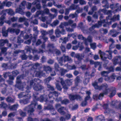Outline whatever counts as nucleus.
I'll return each mask as SVG.
<instances>
[{
	"mask_svg": "<svg viewBox=\"0 0 121 121\" xmlns=\"http://www.w3.org/2000/svg\"><path fill=\"white\" fill-rule=\"evenodd\" d=\"M31 62H29L26 63L28 66L27 64H29L28 66L31 65L32 67L30 70L29 72H26V74H23L22 75H19L17 78L16 81V83L15 85L16 88H18L19 89L22 90V89L24 88V87H25L26 85H27V87L26 88V92H22L19 94L18 97L19 98H22L25 96L26 99L25 100H21L20 101V103L22 104H26L29 102V100L31 97L30 94L29 93L30 90L32 87H33V89L35 91H40L43 88V87L40 85L39 83L40 82V80L39 79H35L33 80H30V78L29 79L30 81H28L27 83H22L21 82V79L23 78H25V77L28 75H31V76L34 77V76L36 77H40L42 76L44 77L45 75L44 73H43V71L36 72V69L39 67V65L38 63H36L35 64H31Z\"/></svg>",
	"mask_w": 121,
	"mask_h": 121,
	"instance_id": "1",
	"label": "nucleus"
},
{
	"mask_svg": "<svg viewBox=\"0 0 121 121\" xmlns=\"http://www.w3.org/2000/svg\"><path fill=\"white\" fill-rule=\"evenodd\" d=\"M102 12L105 14L108 15V16L107 17L106 19H104L102 20L103 18V17L101 16L100 17V21L98 22L97 24H96L92 26L89 29L90 31L93 30L95 27L99 28L101 26L102 23H104L103 25L104 27H108L109 25L112 24V21L115 22L117 20H118L119 19L120 16L119 15H115L113 16L112 18V13L113 12L111 10L107 11L105 9H100L98 11V13H99Z\"/></svg>",
	"mask_w": 121,
	"mask_h": 121,
	"instance_id": "2",
	"label": "nucleus"
},
{
	"mask_svg": "<svg viewBox=\"0 0 121 121\" xmlns=\"http://www.w3.org/2000/svg\"><path fill=\"white\" fill-rule=\"evenodd\" d=\"M98 83L96 82H95L92 83V85L96 89H98L101 90L103 89H105V90L104 91L103 93L100 94L98 96L97 95H94L93 96V98L95 99H102L104 95H106L109 93L110 91L111 93L109 95L110 97H113L116 94V91L114 87H112L111 89L107 88L108 87V85L106 83L102 84L101 86H99L97 85Z\"/></svg>",
	"mask_w": 121,
	"mask_h": 121,
	"instance_id": "3",
	"label": "nucleus"
},
{
	"mask_svg": "<svg viewBox=\"0 0 121 121\" xmlns=\"http://www.w3.org/2000/svg\"><path fill=\"white\" fill-rule=\"evenodd\" d=\"M38 95L37 93L35 92L33 93V101L32 102L31 104L27 107H26L24 109L25 111H28L29 115L30 116L33 114V112L34 111V108L36 105L37 104L36 101H39L40 102H42L43 101L46 102V103L48 104L50 103L51 104L52 103L53 100H51L50 101H47L46 95H44L43 96L41 95L39 98L37 97V95Z\"/></svg>",
	"mask_w": 121,
	"mask_h": 121,
	"instance_id": "4",
	"label": "nucleus"
},
{
	"mask_svg": "<svg viewBox=\"0 0 121 121\" xmlns=\"http://www.w3.org/2000/svg\"><path fill=\"white\" fill-rule=\"evenodd\" d=\"M23 37L24 39H26L29 38H30V39L25 41L24 42L25 43L28 44H30L31 43V40L33 43L35 42L36 38L35 37H32V35L30 34V36H29L26 34L25 31H22L21 33L20 36L18 37L17 43H19V45L23 42V41L22 39H21V37Z\"/></svg>",
	"mask_w": 121,
	"mask_h": 121,
	"instance_id": "5",
	"label": "nucleus"
},
{
	"mask_svg": "<svg viewBox=\"0 0 121 121\" xmlns=\"http://www.w3.org/2000/svg\"><path fill=\"white\" fill-rule=\"evenodd\" d=\"M49 13V9L46 8L44 9L43 11L39 10L37 11L35 15L34 16L35 17H39V15H41V18L39 17V18L42 21L44 22L48 18V17L47 16L43 17L44 13L48 15Z\"/></svg>",
	"mask_w": 121,
	"mask_h": 121,
	"instance_id": "6",
	"label": "nucleus"
},
{
	"mask_svg": "<svg viewBox=\"0 0 121 121\" xmlns=\"http://www.w3.org/2000/svg\"><path fill=\"white\" fill-rule=\"evenodd\" d=\"M106 52L107 53L106 54L104 52H102L100 50L99 51V53L100 55L102 60L104 61H105L107 57L108 59H111L112 57V51L110 50L106 51Z\"/></svg>",
	"mask_w": 121,
	"mask_h": 121,
	"instance_id": "7",
	"label": "nucleus"
},
{
	"mask_svg": "<svg viewBox=\"0 0 121 121\" xmlns=\"http://www.w3.org/2000/svg\"><path fill=\"white\" fill-rule=\"evenodd\" d=\"M18 73V72L17 70L13 71L12 72V76H10L9 75L10 73L9 72H7L4 73V77L6 78L8 76L9 77V80L7 82L8 83L12 85L13 83V80L14 79V78L13 76H16Z\"/></svg>",
	"mask_w": 121,
	"mask_h": 121,
	"instance_id": "8",
	"label": "nucleus"
},
{
	"mask_svg": "<svg viewBox=\"0 0 121 121\" xmlns=\"http://www.w3.org/2000/svg\"><path fill=\"white\" fill-rule=\"evenodd\" d=\"M6 27H3L2 28V32L3 36L5 37L8 36V32L9 31L11 33H14L15 32L16 34L18 35L19 32V30L11 28H9L7 30H5Z\"/></svg>",
	"mask_w": 121,
	"mask_h": 121,
	"instance_id": "9",
	"label": "nucleus"
},
{
	"mask_svg": "<svg viewBox=\"0 0 121 121\" xmlns=\"http://www.w3.org/2000/svg\"><path fill=\"white\" fill-rule=\"evenodd\" d=\"M110 73L109 71H104L101 72V75L105 77V80L109 82H111L114 81L116 77V75L114 74H113L110 77H108V74Z\"/></svg>",
	"mask_w": 121,
	"mask_h": 121,
	"instance_id": "10",
	"label": "nucleus"
},
{
	"mask_svg": "<svg viewBox=\"0 0 121 121\" xmlns=\"http://www.w3.org/2000/svg\"><path fill=\"white\" fill-rule=\"evenodd\" d=\"M47 48L49 50L48 51L49 53H55L57 55H59L60 54L59 50L56 49L52 44L49 43L48 44Z\"/></svg>",
	"mask_w": 121,
	"mask_h": 121,
	"instance_id": "11",
	"label": "nucleus"
},
{
	"mask_svg": "<svg viewBox=\"0 0 121 121\" xmlns=\"http://www.w3.org/2000/svg\"><path fill=\"white\" fill-rule=\"evenodd\" d=\"M26 3L25 1H23L19 6V8L16 9V13H18L22 15H24V12L23 11V10L25 8V5Z\"/></svg>",
	"mask_w": 121,
	"mask_h": 121,
	"instance_id": "12",
	"label": "nucleus"
},
{
	"mask_svg": "<svg viewBox=\"0 0 121 121\" xmlns=\"http://www.w3.org/2000/svg\"><path fill=\"white\" fill-rule=\"evenodd\" d=\"M57 59L59 63L61 66L63 65V63L64 62H65L68 61H72L70 57H69L68 56H65L64 55H63L62 57L60 58H58L57 57Z\"/></svg>",
	"mask_w": 121,
	"mask_h": 121,
	"instance_id": "13",
	"label": "nucleus"
},
{
	"mask_svg": "<svg viewBox=\"0 0 121 121\" xmlns=\"http://www.w3.org/2000/svg\"><path fill=\"white\" fill-rule=\"evenodd\" d=\"M101 106H102L104 109L105 110L104 113H110L111 112L110 110L108 108V105L107 104H104L103 105L101 104H96L95 107H94L92 109L93 111H95L96 109L99 108Z\"/></svg>",
	"mask_w": 121,
	"mask_h": 121,
	"instance_id": "14",
	"label": "nucleus"
},
{
	"mask_svg": "<svg viewBox=\"0 0 121 121\" xmlns=\"http://www.w3.org/2000/svg\"><path fill=\"white\" fill-rule=\"evenodd\" d=\"M77 37L78 39L83 40L85 44L86 45H88V42L91 43L92 41V38L90 35L89 36L87 39L81 35H78Z\"/></svg>",
	"mask_w": 121,
	"mask_h": 121,
	"instance_id": "15",
	"label": "nucleus"
},
{
	"mask_svg": "<svg viewBox=\"0 0 121 121\" xmlns=\"http://www.w3.org/2000/svg\"><path fill=\"white\" fill-rule=\"evenodd\" d=\"M71 55L72 57H74L77 58L78 61L75 62L76 64H79L81 63L80 61L82 59V58L84 57V55L82 54H80L79 53L75 54L74 52H73L71 54Z\"/></svg>",
	"mask_w": 121,
	"mask_h": 121,
	"instance_id": "16",
	"label": "nucleus"
},
{
	"mask_svg": "<svg viewBox=\"0 0 121 121\" xmlns=\"http://www.w3.org/2000/svg\"><path fill=\"white\" fill-rule=\"evenodd\" d=\"M59 95V94L56 91H54L53 92H50L48 95L49 99H56V100L57 101H59L61 100V98H59V100H58L57 98Z\"/></svg>",
	"mask_w": 121,
	"mask_h": 121,
	"instance_id": "17",
	"label": "nucleus"
},
{
	"mask_svg": "<svg viewBox=\"0 0 121 121\" xmlns=\"http://www.w3.org/2000/svg\"><path fill=\"white\" fill-rule=\"evenodd\" d=\"M25 49L26 50L27 52H29L30 53L31 51H32L33 54L35 53H43L45 51L42 49H39V51L36 50L35 49H32L31 47L28 46H26V47Z\"/></svg>",
	"mask_w": 121,
	"mask_h": 121,
	"instance_id": "18",
	"label": "nucleus"
},
{
	"mask_svg": "<svg viewBox=\"0 0 121 121\" xmlns=\"http://www.w3.org/2000/svg\"><path fill=\"white\" fill-rule=\"evenodd\" d=\"M73 22V21L71 20H69L68 22H61L59 26L60 28H64L65 26L71 25Z\"/></svg>",
	"mask_w": 121,
	"mask_h": 121,
	"instance_id": "19",
	"label": "nucleus"
},
{
	"mask_svg": "<svg viewBox=\"0 0 121 121\" xmlns=\"http://www.w3.org/2000/svg\"><path fill=\"white\" fill-rule=\"evenodd\" d=\"M121 57L120 56H117L112 60V61L113 64L115 65L118 63H119V65L121 67Z\"/></svg>",
	"mask_w": 121,
	"mask_h": 121,
	"instance_id": "20",
	"label": "nucleus"
},
{
	"mask_svg": "<svg viewBox=\"0 0 121 121\" xmlns=\"http://www.w3.org/2000/svg\"><path fill=\"white\" fill-rule=\"evenodd\" d=\"M6 12H7L8 14L11 15H14L15 14L14 12L13 9H6L2 11L0 13V14L4 15V13H5L6 14Z\"/></svg>",
	"mask_w": 121,
	"mask_h": 121,
	"instance_id": "21",
	"label": "nucleus"
},
{
	"mask_svg": "<svg viewBox=\"0 0 121 121\" xmlns=\"http://www.w3.org/2000/svg\"><path fill=\"white\" fill-rule=\"evenodd\" d=\"M12 4V2L11 1L6 2V1H4L1 4L0 8V9H2L4 7L5 5L6 7H9Z\"/></svg>",
	"mask_w": 121,
	"mask_h": 121,
	"instance_id": "22",
	"label": "nucleus"
},
{
	"mask_svg": "<svg viewBox=\"0 0 121 121\" xmlns=\"http://www.w3.org/2000/svg\"><path fill=\"white\" fill-rule=\"evenodd\" d=\"M51 77H48V78L45 79L44 82H45V83L47 84V87L49 89V90L53 91L54 90L53 87L51 86L50 85L48 84V83L51 80Z\"/></svg>",
	"mask_w": 121,
	"mask_h": 121,
	"instance_id": "23",
	"label": "nucleus"
},
{
	"mask_svg": "<svg viewBox=\"0 0 121 121\" xmlns=\"http://www.w3.org/2000/svg\"><path fill=\"white\" fill-rule=\"evenodd\" d=\"M86 94L88 95L85 97V101L82 102L81 104V105L83 106H85L87 104L86 101L89 99L90 98V95L91 94L90 91H87L86 92Z\"/></svg>",
	"mask_w": 121,
	"mask_h": 121,
	"instance_id": "24",
	"label": "nucleus"
},
{
	"mask_svg": "<svg viewBox=\"0 0 121 121\" xmlns=\"http://www.w3.org/2000/svg\"><path fill=\"white\" fill-rule=\"evenodd\" d=\"M77 6H76L74 4H72L70 7L69 9H65V15H67L69 13V11L70 10H74L77 9Z\"/></svg>",
	"mask_w": 121,
	"mask_h": 121,
	"instance_id": "25",
	"label": "nucleus"
},
{
	"mask_svg": "<svg viewBox=\"0 0 121 121\" xmlns=\"http://www.w3.org/2000/svg\"><path fill=\"white\" fill-rule=\"evenodd\" d=\"M69 98L71 100H73L75 99H79L80 100L81 97L77 95H73L72 94L70 95L69 96Z\"/></svg>",
	"mask_w": 121,
	"mask_h": 121,
	"instance_id": "26",
	"label": "nucleus"
},
{
	"mask_svg": "<svg viewBox=\"0 0 121 121\" xmlns=\"http://www.w3.org/2000/svg\"><path fill=\"white\" fill-rule=\"evenodd\" d=\"M56 81L57 82H60L61 84L63 86V88L64 89H68V87L66 85L64 81L62 78H59V80H57Z\"/></svg>",
	"mask_w": 121,
	"mask_h": 121,
	"instance_id": "27",
	"label": "nucleus"
},
{
	"mask_svg": "<svg viewBox=\"0 0 121 121\" xmlns=\"http://www.w3.org/2000/svg\"><path fill=\"white\" fill-rule=\"evenodd\" d=\"M44 108L45 109L50 110V112L52 113V115H55L56 113V112L55 111L54 109L53 106L51 105H48L46 107H45Z\"/></svg>",
	"mask_w": 121,
	"mask_h": 121,
	"instance_id": "28",
	"label": "nucleus"
},
{
	"mask_svg": "<svg viewBox=\"0 0 121 121\" xmlns=\"http://www.w3.org/2000/svg\"><path fill=\"white\" fill-rule=\"evenodd\" d=\"M40 0H37L36 1H35L33 2L32 3V4L35 5L36 4V7L37 9H41V7L40 4L39 3L38 4H37V2H40Z\"/></svg>",
	"mask_w": 121,
	"mask_h": 121,
	"instance_id": "29",
	"label": "nucleus"
},
{
	"mask_svg": "<svg viewBox=\"0 0 121 121\" xmlns=\"http://www.w3.org/2000/svg\"><path fill=\"white\" fill-rule=\"evenodd\" d=\"M118 33L119 32L114 30H111L109 33V35H111L112 37H114L116 36Z\"/></svg>",
	"mask_w": 121,
	"mask_h": 121,
	"instance_id": "30",
	"label": "nucleus"
},
{
	"mask_svg": "<svg viewBox=\"0 0 121 121\" xmlns=\"http://www.w3.org/2000/svg\"><path fill=\"white\" fill-rule=\"evenodd\" d=\"M58 112L61 114L64 115V113L67 111V110L64 107H61L58 110Z\"/></svg>",
	"mask_w": 121,
	"mask_h": 121,
	"instance_id": "31",
	"label": "nucleus"
},
{
	"mask_svg": "<svg viewBox=\"0 0 121 121\" xmlns=\"http://www.w3.org/2000/svg\"><path fill=\"white\" fill-rule=\"evenodd\" d=\"M6 16V14L4 13V15H3L0 18V25L2 26L4 24V20L5 18V16Z\"/></svg>",
	"mask_w": 121,
	"mask_h": 121,
	"instance_id": "32",
	"label": "nucleus"
},
{
	"mask_svg": "<svg viewBox=\"0 0 121 121\" xmlns=\"http://www.w3.org/2000/svg\"><path fill=\"white\" fill-rule=\"evenodd\" d=\"M18 105V104H14L12 106H9V108L11 110H16L17 108Z\"/></svg>",
	"mask_w": 121,
	"mask_h": 121,
	"instance_id": "33",
	"label": "nucleus"
},
{
	"mask_svg": "<svg viewBox=\"0 0 121 121\" xmlns=\"http://www.w3.org/2000/svg\"><path fill=\"white\" fill-rule=\"evenodd\" d=\"M8 40L7 39L4 40L2 39L0 40V45L1 46H2L4 45L6 43H8Z\"/></svg>",
	"mask_w": 121,
	"mask_h": 121,
	"instance_id": "34",
	"label": "nucleus"
},
{
	"mask_svg": "<svg viewBox=\"0 0 121 121\" xmlns=\"http://www.w3.org/2000/svg\"><path fill=\"white\" fill-rule=\"evenodd\" d=\"M55 34L57 37H59L60 36L61 31L59 29H57L55 30Z\"/></svg>",
	"mask_w": 121,
	"mask_h": 121,
	"instance_id": "35",
	"label": "nucleus"
},
{
	"mask_svg": "<svg viewBox=\"0 0 121 121\" xmlns=\"http://www.w3.org/2000/svg\"><path fill=\"white\" fill-rule=\"evenodd\" d=\"M78 28L81 29L84 33H87L86 32V30H84L83 29V23L82 22H81L78 24Z\"/></svg>",
	"mask_w": 121,
	"mask_h": 121,
	"instance_id": "36",
	"label": "nucleus"
},
{
	"mask_svg": "<svg viewBox=\"0 0 121 121\" xmlns=\"http://www.w3.org/2000/svg\"><path fill=\"white\" fill-rule=\"evenodd\" d=\"M97 9L96 7L95 6L93 7L91 9V10L88 13V14L89 15H92L93 13L96 11Z\"/></svg>",
	"mask_w": 121,
	"mask_h": 121,
	"instance_id": "37",
	"label": "nucleus"
},
{
	"mask_svg": "<svg viewBox=\"0 0 121 121\" xmlns=\"http://www.w3.org/2000/svg\"><path fill=\"white\" fill-rule=\"evenodd\" d=\"M102 3L103 4H105V5L103 6V7H105L107 9L109 8V4L107 0H103L102 1Z\"/></svg>",
	"mask_w": 121,
	"mask_h": 121,
	"instance_id": "38",
	"label": "nucleus"
},
{
	"mask_svg": "<svg viewBox=\"0 0 121 121\" xmlns=\"http://www.w3.org/2000/svg\"><path fill=\"white\" fill-rule=\"evenodd\" d=\"M8 48L6 47H4L1 48V50L2 53L4 54L5 55L7 54L6 51L7 50Z\"/></svg>",
	"mask_w": 121,
	"mask_h": 121,
	"instance_id": "39",
	"label": "nucleus"
},
{
	"mask_svg": "<svg viewBox=\"0 0 121 121\" xmlns=\"http://www.w3.org/2000/svg\"><path fill=\"white\" fill-rule=\"evenodd\" d=\"M43 68L44 71L47 73H48V71H50L52 69L50 67L45 65L43 66Z\"/></svg>",
	"mask_w": 121,
	"mask_h": 121,
	"instance_id": "40",
	"label": "nucleus"
},
{
	"mask_svg": "<svg viewBox=\"0 0 121 121\" xmlns=\"http://www.w3.org/2000/svg\"><path fill=\"white\" fill-rule=\"evenodd\" d=\"M65 66L67 67V68L69 70L74 69H76V67L74 65L71 66L70 65H68L67 64L65 65Z\"/></svg>",
	"mask_w": 121,
	"mask_h": 121,
	"instance_id": "41",
	"label": "nucleus"
},
{
	"mask_svg": "<svg viewBox=\"0 0 121 121\" xmlns=\"http://www.w3.org/2000/svg\"><path fill=\"white\" fill-rule=\"evenodd\" d=\"M60 42L63 40V41L62 43H65L68 41V39L67 37H65L63 39L62 38H60Z\"/></svg>",
	"mask_w": 121,
	"mask_h": 121,
	"instance_id": "42",
	"label": "nucleus"
},
{
	"mask_svg": "<svg viewBox=\"0 0 121 121\" xmlns=\"http://www.w3.org/2000/svg\"><path fill=\"white\" fill-rule=\"evenodd\" d=\"M104 116L102 115L99 116L97 117V121H102L104 120Z\"/></svg>",
	"mask_w": 121,
	"mask_h": 121,
	"instance_id": "43",
	"label": "nucleus"
},
{
	"mask_svg": "<svg viewBox=\"0 0 121 121\" xmlns=\"http://www.w3.org/2000/svg\"><path fill=\"white\" fill-rule=\"evenodd\" d=\"M29 59H32L34 61H35L36 60H37L39 59V57H38L37 55L35 56L33 58V57L31 55H30L29 56Z\"/></svg>",
	"mask_w": 121,
	"mask_h": 121,
	"instance_id": "44",
	"label": "nucleus"
},
{
	"mask_svg": "<svg viewBox=\"0 0 121 121\" xmlns=\"http://www.w3.org/2000/svg\"><path fill=\"white\" fill-rule=\"evenodd\" d=\"M9 106H8L5 103H2L1 104H0V108H3L5 109L7 108H9Z\"/></svg>",
	"mask_w": 121,
	"mask_h": 121,
	"instance_id": "45",
	"label": "nucleus"
},
{
	"mask_svg": "<svg viewBox=\"0 0 121 121\" xmlns=\"http://www.w3.org/2000/svg\"><path fill=\"white\" fill-rule=\"evenodd\" d=\"M66 112L64 115L65 116L66 119H69L70 118L71 115L68 111H67Z\"/></svg>",
	"mask_w": 121,
	"mask_h": 121,
	"instance_id": "46",
	"label": "nucleus"
},
{
	"mask_svg": "<svg viewBox=\"0 0 121 121\" xmlns=\"http://www.w3.org/2000/svg\"><path fill=\"white\" fill-rule=\"evenodd\" d=\"M78 16V14L75 12L74 14H70L69 16V17L70 18L73 19L75 17H77Z\"/></svg>",
	"mask_w": 121,
	"mask_h": 121,
	"instance_id": "47",
	"label": "nucleus"
},
{
	"mask_svg": "<svg viewBox=\"0 0 121 121\" xmlns=\"http://www.w3.org/2000/svg\"><path fill=\"white\" fill-rule=\"evenodd\" d=\"M59 22L58 20H55L51 24V25L52 27H55L57 25Z\"/></svg>",
	"mask_w": 121,
	"mask_h": 121,
	"instance_id": "48",
	"label": "nucleus"
},
{
	"mask_svg": "<svg viewBox=\"0 0 121 121\" xmlns=\"http://www.w3.org/2000/svg\"><path fill=\"white\" fill-rule=\"evenodd\" d=\"M46 21V23L47 24H46L44 23L42 24H41V26L42 27L45 28H47L48 27L47 24H49L51 22V21H47V20Z\"/></svg>",
	"mask_w": 121,
	"mask_h": 121,
	"instance_id": "49",
	"label": "nucleus"
},
{
	"mask_svg": "<svg viewBox=\"0 0 121 121\" xmlns=\"http://www.w3.org/2000/svg\"><path fill=\"white\" fill-rule=\"evenodd\" d=\"M28 20L25 17H20L18 20V22H25V21H27Z\"/></svg>",
	"mask_w": 121,
	"mask_h": 121,
	"instance_id": "50",
	"label": "nucleus"
},
{
	"mask_svg": "<svg viewBox=\"0 0 121 121\" xmlns=\"http://www.w3.org/2000/svg\"><path fill=\"white\" fill-rule=\"evenodd\" d=\"M60 72L61 75L62 76L64 75L66 72H67L66 70L62 68L60 69Z\"/></svg>",
	"mask_w": 121,
	"mask_h": 121,
	"instance_id": "51",
	"label": "nucleus"
},
{
	"mask_svg": "<svg viewBox=\"0 0 121 121\" xmlns=\"http://www.w3.org/2000/svg\"><path fill=\"white\" fill-rule=\"evenodd\" d=\"M6 100L9 103H14L15 101V99L8 97L7 99Z\"/></svg>",
	"mask_w": 121,
	"mask_h": 121,
	"instance_id": "52",
	"label": "nucleus"
},
{
	"mask_svg": "<svg viewBox=\"0 0 121 121\" xmlns=\"http://www.w3.org/2000/svg\"><path fill=\"white\" fill-rule=\"evenodd\" d=\"M49 15V17L51 18V20L49 21H51L55 17H56L57 15V14H53L50 13L48 14Z\"/></svg>",
	"mask_w": 121,
	"mask_h": 121,
	"instance_id": "53",
	"label": "nucleus"
},
{
	"mask_svg": "<svg viewBox=\"0 0 121 121\" xmlns=\"http://www.w3.org/2000/svg\"><path fill=\"white\" fill-rule=\"evenodd\" d=\"M118 4H112L110 5V7L111 9H115L118 8Z\"/></svg>",
	"mask_w": 121,
	"mask_h": 121,
	"instance_id": "54",
	"label": "nucleus"
},
{
	"mask_svg": "<svg viewBox=\"0 0 121 121\" xmlns=\"http://www.w3.org/2000/svg\"><path fill=\"white\" fill-rule=\"evenodd\" d=\"M47 1V0H42V6L43 8H45L47 7V5L46 4Z\"/></svg>",
	"mask_w": 121,
	"mask_h": 121,
	"instance_id": "55",
	"label": "nucleus"
},
{
	"mask_svg": "<svg viewBox=\"0 0 121 121\" xmlns=\"http://www.w3.org/2000/svg\"><path fill=\"white\" fill-rule=\"evenodd\" d=\"M65 82L68 86H70L72 84V82L71 80H67L65 81Z\"/></svg>",
	"mask_w": 121,
	"mask_h": 121,
	"instance_id": "56",
	"label": "nucleus"
},
{
	"mask_svg": "<svg viewBox=\"0 0 121 121\" xmlns=\"http://www.w3.org/2000/svg\"><path fill=\"white\" fill-rule=\"evenodd\" d=\"M80 78L78 76H77L75 80V85L77 86V84L80 82Z\"/></svg>",
	"mask_w": 121,
	"mask_h": 121,
	"instance_id": "57",
	"label": "nucleus"
},
{
	"mask_svg": "<svg viewBox=\"0 0 121 121\" xmlns=\"http://www.w3.org/2000/svg\"><path fill=\"white\" fill-rule=\"evenodd\" d=\"M61 103L62 104H67L69 103V101L67 99H65L61 101Z\"/></svg>",
	"mask_w": 121,
	"mask_h": 121,
	"instance_id": "58",
	"label": "nucleus"
},
{
	"mask_svg": "<svg viewBox=\"0 0 121 121\" xmlns=\"http://www.w3.org/2000/svg\"><path fill=\"white\" fill-rule=\"evenodd\" d=\"M82 43L79 42L78 43V47L80 48L79 50L80 51H82L84 48L82 44Z\"/></svg>",
	"mask_w": 121,
	"mask_h": 121,
	"instance_id": "59",
	"label": "nucleus"
},
{
	"mask_svg": "<svg viewBox=\"0 0 121 121\" xmlns=\"http://www.w3.org/2000/svg\"><path fill=\"white\" fill-rule=\"evenodd\" d=\"M90 46L91 48L94 50L96 48V44L95 43H91Z\"/></svg>",
	"mask_w": 121,
	"mask_h": 121,
	"instance_id": "60",
	"label": "nucleus"
},
{
	"mask_svg": "<svg viewBox=\"0 0 121 121\" xmlns=\"http://www.w3.org/2000/svg\"><path fill=\"white\" fill-rule=\"evenodd\" d=\"M77 34L76 33H75L72 34H68V36H72L74 39H75L76 38Z\"/></svg>",
	"mask_w": 121,
	"mask_h": 121,
	"instance_id": "61",
	"label": "nucleus"
},
{
	"mask_svg": "<svg viewBox=\"0 0 121 121\" xmlns=\"http://www.w3.org/2000/svg\"><path fill=\"white\" fill-rule=\"evenodd\" d=\"M17 114H16V113L13 112V113H10L8 115V117H14L15 115Z\"/></svg>",
	"mask_w": 121,
	"mask_h": 121,
	"instance_id": "62",
	"label": "nucleus"
},
{
	"mask_svg": "<svg viewBox=\"0 0 121 121\" xmlns=\"http://www.w3.org/2000/svg\"><path fill=\"white\" fill-rule=\"evenodd\" d=\"M56 87L57 89L59 91H61L62 89V88L58 83H56Z\"/></svg>",
	"mask_w": 121,
	"mask_h": 121,
	"instance_id": "63",
	"label": "nucleus"
},
{
	"mask_svg": "<svg viewBox=\"0 0 121 121\" xmlns=\"http://www.w3.org/2000/svg\"><path fill=\"white\" fill-rule=\"evenodd\" d=\"M50 37L52 41H55L56 40V37L54 35H52V36H50Z\"/></svg>",
	"mask_w": 121,
	"mask_h": 121,
	"instance_id": "64",
	"label": "nucleus"
}]
</instances>
